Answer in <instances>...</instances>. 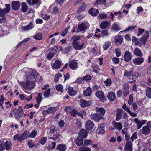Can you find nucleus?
<instances>
[{"instance_id":"53","label":"nucleus","mask_w":151,"mask_h":151,"mask_svg":"<svg viewBox=\"0 0 151 151\" xmlns=\"http://www.w3.org/2000/svg\"><path fill=\"white\" fill-rule=\"evenodd\" d=\"M56 89L58 91H60L62 93L63 92V86L62 85L60 84L56 86Z\"/></svg>"},{"instance_id":"62","label":"nucleus","mask_w":151,"mask_h":151,"mask_svg":"<svg viewBox=\"0 0 151 151\" xmlns=\"http://www.w3.org/2000/svg\"><path fill=\"white\" fill-rule=\"evenodd\" d=\"M56 145V143L55 142H52V143L48 147V149H55V147Z\"/></svg>"},{"instance_id":"59","label":"nucleus","mask_w":151,"mask_h":151,"mask_svg":"<svg viewBox=\"0 0 151 151\" xmlns=\"http://www.w3.org/2000/svg\"><path fill=\"white\" fill-rule=\"evenodd\" d=\"M133 102V98L132 95L131 94L129 96V100L128 102V104L130 105L132 104Z\"/></svg>"},{"instance_id":"38","label":"nucleus","mask_w":151,"mask_h":151,"mask_svg":"<svg viewBox=\"0 0 151 151\" xmlns=\"http://www.w3.org/2000/svg\"><path fill=\"white\" fill-rule=\"evenodd\" d=\"M84 94L86 96H89L91 94V89L90 88H88L87 89L85 90L84 92Z\"/></svg>"},{"instance_id":"58","label":"nucleus","mask_w":151,"mask_h":151,"mask_svg":"<svg viewBox=\"0 0 151 151\" xmlns=\"http://www.w3.org/2000/svg\"><path fill=\"white\" fill-rule=\"evenodd\" d=\"M122 108L128 113L131 111L130 109L125 104H124L122 106Z\"/></svg>"},{"instance_id":"31","label":"nucleus","mask_w":151,"mask_h":151,"mask_svg":"<svg viewBox=\"0 0 151 151\" xmlns=\"http://www.w3.org/2000/svg\"><path fill=\"white\" fill-rule=\"evenodd\" d=\"M89 12L91 15L93 16H95L98 15L99 11L98 9L92 8L89 10Z\"/></svg>"},{"instance_id":"34","label":"nucleus","mask_w":151,"mask_h":151,"mask_svg":"<svg viewBox=\"0 0 151 151\" xmlns=\"http://www.w3.org/2000/svg\"><path fill=\"white\" fill-rule=\"evenodd\" d=\"M28 9V7L25 2H23L22 4L21 10L23 12H25L27 11Z\"/></svg>"},{"instance_id":"8","label":"nucleus","mask_w":151,"mask_h":151,"mask_svg":"<svg viewBox=\"0 0 151 151\" xmlns=\"http://www.w3.org/2000/svg\"><path fill=\"white\" fill-rule=\"evenodd\" d=\"M90 117L91 119L94 121L98 122L103 118L102 116L97 113L91 114L90 115Z\"/></svg>"},{"instance_id":"54","label":"nucleus","mask_w":151,"mask_h":151,"mask_svg":"<svg viewBox=\"0 0 151 151\" xmlns=\"http://www.w3.org/2000/svg\"><path fill=\"white\" fill-rule=\"evenodd\" d=\"M137 132H135L133 133L130 137L131 139L133 142L134 140L137 138Z\"/></svg>"},{"instance_id":"39","label":"nucleus","mask_w":151,"mask_h":151,"mask_svg":"<svg viewBox=\"0 0 151 151\" xmlns=\"http://www.w3.org/2000/svg\"><path fill=\"white\" fill-rule=\"evenodd\" d=\"M114 126L116 129L120 130L122 129V125L120 123L115 122L114 124Z\"/></svg>"},{"instance_id":"40","label":"nucleus","mask_w":151,"mask_h":151,"mask_svg":"<svg viewBox=\"0 0 151 151\" xmlns=\"http://www.w3.org/2000/svg\"><path fill=\"white\" fill-rule=\"evenodd\" d=\"M96 132L98 134H102L105 132V131L102 127L101 126H99L96 129Z\"/></svg>"},{"instance_id":"63","label":"nucleus","mask_w":151,"mask_h":151,"mask_svg":"<svg viewBox=\"0 0 151 151\" xmlns=\"http://www.w3.org/2000/svg\"><path fill=\"white\" fill-rule=\"evenodd\" d=\"M55 130L54 128H51L49 133V136H51L55 133Z\"/></svg>"},{"instance_id":"9","label":"nucleus","mask_w":151,"mask_h":151,"mask_svg":"<svg viewBox=\"0 0 151 151\" xmlns=\"http://www.w3.org/2000/svg\"><path fill=\"white\" fill-rule=\"evenodd\" d=\"M144 62L143 58L139 57L134 58L133 60V62L135 65H139Z\"/></svg>"},{"instance_id":"25","label":"nucleus","mask_w":151,"mask_h":151,"mask_svg":"<svg viewBox=\"0 0 151 151\" xmlns=\"http://www.w3.org/2000/svg\"><path fill=\"white\" fill-rule=\"evenodd\" d=\"M13 111L14 112V117L16 119L19 120L22 117V114H19L17 109H13Z\"/></svg>"},{"instance_id":"41","label":"nucleus","mask_w":151,"mask_h":151,"mask_svg":"<svg viewBox=\"0 0 151 151\" xmlns=\"http://www.w3.org/2000/svg\"><path fill=\"white\" fill-rule=\"evenodd\" d=\"M98 18L99 19H105L108 18L109 17L108 15L102 13L99 14L98 15Z\"/></svg>"},{"instance_id":"14","label":"nucleus","mask_w":151,"mask_h":151,"mask_svg":"<svg viewBox=\"0 0 151 151\" xmlns=\"http://www.w3.org/2000/svg\"><path fill=\"white\" fill-rule=\"evenodd\" d=\"M20 6V4L18 1L12 2V8L14 10H18Z\"/></svg>"},{"instance_id":"47","label":"nucleus","mask_w":151,"mask_h":151,"mask_svg":"<svg viewBox=\"0 0 151 151\" xmlns=\"http://www.w3.org/2000/svg\"><path fill=\"white\" fill-rule=\"evenodd\" d=\"M93 143V141L91 140L86 139L84 142L83 145L85 146H88L91 145Z\"/></svg>"},{"instance_id":"56","label":"nucleus","mask_w":151,"mask_h":151,"mask_svg":"<svg viewBox=\"0 0 151 151\" xmlns=\"http://www.w3.org/2000/svg\"><path fill=\"white\" fill-rule=\"evenodd\" d=\"M37 134V132L34 130L32 131L29 134V137L31 138H34Z\"/></svg>"},{"instance_id":"24","label":"nucleus","mask_w":151,"mask_h":151,"mask_svg":"<svg viewBox=\"0 0 151 151\" xmlns=\"http://www.w3.org/2000/svg\"><path fill=\"white\" fill-rule=\"evenodd\" d=\"M124 56L125 60L127 62L129 61L132 58L131 54L128 51L125 52Z\"/></svg>"},{"instance_id":"46","label":"nucleus","mask_w":151,"mask_h":151,"mask_svg":"<svg viewBox=\"0 0 151 151\" xmlns=\"http://www.w3.org/2000/svg\"><path fill=\"white\" fill-rule=\"evenodd\" d=\"M21 135L19 134H17L15 135L13 137L14 140H17L18 141L21 142L22 140L21 138Z\"/></svg>"},{"instance_id":"20","label":"nucleus","mask_w":151,"mask_h":151,"mask_svg":"<svg viewBox=\"0 0 151 151\" xmlns=\"http://www.w3.org/2000/svg\"><path fill=\"white\" fill-rule=\"evenodd\" d=\"M56 149L59 151H65L67 149V147L65 144H59L57 146Z\"/></svg>"},{"instance_id":"61","label":"nucleus","mask_w":151,"mask_h":151,"mask_svg":"<svg viewBox=\"0 0 151 151\" xmlns=\"http://www.w3.org/2000/svg\"><path fill=\"white\" fill-rule=\"evenodd\" d=\"M91 78V77L89 75H86L82 78L83 80L88 81Z\"/></svg>"},{"instance_id":"64","label":"nucleus","mask_w":151,"mask_h":151,"mask_svg":"<svg viewBox=\"0 0 151 151\" xmlns=\"http://www.w3.org/2000/svg\"><path fill=\"white\" fill-rule=\"evenodd\" d=\"M47 140V137H42L40 140V143L42 145H44L45 144Z\"/></svg>"},{"instance_id":"11","label":"nucleus","mask_w":151,"mask_h":151,"mask_svg":"<svg viewBox=\"0 0 151 151\" xmlns=\"http://www.w3.org/2000/svg\"><path fill=\"white\" fill-rule=\"evenodd\" d=\"M149 37V32L148 31H146L143 37L140 39V41L141 43L144 45H145Z\"/></svg>"},{"instance_id":"52","label":"nucleus","mask_w":151,"mask_h":151,"mask_svg":"<svg viewBox=\"0 0 151 151\" xmlns=\"http://www.w3.org/2000/svg\"><path fill=\"white\" fill-rule=\"evenodd\" d=\"M73 109L74 108L73 106H67L65 108V110L68 113H70Z\"/></svg>"},{"instance_id":"45","label":"nucleus","mask_w":151,"mask_h":151,"mask_svg":"<svg viewBox=\"0 0 151 151\" xmlns=\"http://www.w3.org/2000/svg\"><path fill=\"white\" fill-rule=\"evenodd\" d=\"M111 44V42L110 41L106 42L103 45V48L105 50H106L110 45Z\"/></svg>"},{"instance_id":"42","label":"nucleus","mask_w":151,"mask_h":151,"mask_svg":"<svg viewBox=\"0 0 151 151\" xmlns=\"http://www.w3.org/2000/svg\"><path fill=\"white\" fill-rule=\"evenodd\" d=\"M112 29L114 30L117 31L121 29L119 26L116 23H114L112 25Z\"/></svg>"},{"instance_id":"51","label":"nucleus","mask_w":151,"mask_h":151,"mask_svg":"<svg viewBox=\"0 0 151 151\" xmlns=\"http://www.w3.org/2000/svg\"><path fill=\"white\" fill-rule=\"evenodd\" d=\"M146 95L149 98H151V88H148L146 90Z\"/></svg>"},{"instance_id":"16","label":"nucleus","mask_w":151,"mask_h":151,"mask_svg":"<svg viewBox=\"0 0 151 151\" xmlns=\"http://www.w3.org/2000/svg\"><path fill=\"white\" fill-rule=\"evenodd\" d=\"M96 96L102 101L105 100V96L103 92L101 91H97L95 93Z\"/></svg>"},{"instance_id":"18","label":"nucleus","mask_w":151,"mask_h":151,"mask_svg":"<svg viewBox=\"0 0 151 151\" xmlns=\"http://www.w3.org/2000/svg\"><path fill=\"white\" fill-rule=\"evenodd\" d=\"M88 132L85 129H81L80 130L78 133L79 137L83 138H86L88 135Z\"/></svg>"},{"instance_id":"12","label":"nucleus","mask_w":151,"mask_h":151,"mask_svg":"<svg viewBox=\"0 0 151 151\" xmlns=\"http://www.w3.org/2000/svg\"><path fill=\"white\" fill-rule=\"evenodd\" d=\"M89 26V24L88 23H82L79 24L78 26L79 29L81 31H83L86 29Z\"/></svg>"},{"instance_id":"3","label":"nucleus","mask_w":151,"mask_h":151,"mask_svg":"<svg viewBox=\"0 0 151 151\" xmlns=\"http://www.w3.org/2000/svg\"><path fill=\"white\" fill-rule=\"evenodd\" d=\"M124 75L128 78L135 79L139 76V74L137 72H134L132 71H128L126 70L124 72Z\"/></svg>"},{"instance_id":"19","label":"nucleus","mask_w":151,"mask_h":151,"mask_svg":"<svg viewBox=\"0 0 151 151\" xmlns=\"http://www.w3.org/2000/svg\"><path fill=\"white\" fill-rule=\"evenodd\" d=\"M110 23L108 22L104 21L102 22L100 24V27L102 29H105L109 27L110 25Z\"/></svg>"},{"instance_id":"60","label":"nucleus","mask_w":151,"mask_h":151,"mask_svg":"<svg viewBox=\"0 0 151 151\" xmlns=\"http://www.w3.org/2000/svg\"><path fill=\"white\" fill-rule=\"evenodd\" d=\"M61 74L60 73L55 75V82H58L59 78L61 77Z\"/></svg>"},{"instance_id":"48","label":"nucleus","mask_w":151,"mask_h":151,"mask_svg":"<svg viewBox=\"0 0 151 151\" xmlns=\"http://www.w3.org/2000/svg\"><path fill=\"white\" fill-rule=\"evenodd\" d=\"M33 37L37 40H41L42 38V35L41 34L38 33L34 36Z\"/></svg>"},{"instance_id":"50","label":"nucleus","mask_w":151,"mask_h":151,"mask_svg":"<svg viewBox=\"0 0 151 151\" xmlns=\"http://www.w3.org/2000/svg\"><path fill=\"white\" fill-rule=\"evenodd\" d=\"M50 89L49 88L44 93L43 95L45 98H47L50 96Z\"/></svg>"},{"instance_id":"10","label":"nucleus","mask_w":151,"mask_h":151,"mask_svg":"<svg viewBox=\"0 0 151 151\" xmlns=\"http://www.w3.org/2000/svg\"><path fill=\"white\" fill-rule=\"evenodd\" d=\"M69 67L73 70H75L78 67V63L76 60H72L70 62Z\"/></svg>"},{"instance_id":"27","label":"nucleus","mask_w":151,"mask_h":151,"mask_svg":"<svg viewBox=\"0 0 151 151\" xmlns=\"http://www.w3.org/2000/svg\"><path fill=\"white\" fill-rule=\"evenodd\" d=\"M60 135V133L59 132H56V134H55L54 135L51 136H49V139H52L53 140L55 141L58 139Z\"/></svg>"},{"instance_id":"15","label":"nucleus","mask_w":151,"mask_h":151,"mask_svg":"<svg viewBox=\"0 0 151 151\" xmlns=\"http://www.w3.org/2000/svg\"><path fill=\"white\" fill-rule=\"evenodd\" d=\"M114 42L117 45L121 44L123 41V39L122 37L120 35L116 36L114 38Z\"/></svg>"},{"instance_id":"2","label":"nucleus","mask_w":151,"mask_h":151,"mask_svg":"<svg viewBox=\"0 0 151 151\" xmlns=\"http://www.w3.org/2000/svg\"><path fill=\"white\" fill-rule=\"evenodd\" d=\"M30 76H27V79L26 82H19L18 81V82L19 84H21L24 88L26 89H32L35 86V83L32 79H29Z\"/></svg>"},{"instance_id":"4","label":"nucleus","mask_w":151,"mask_h":151,"mask_svg":"<svg viewBox=\"0 0 151 151\" xmlns=\"http://www.w3.org/2000/svg\"><path fill=\"white\" fill-rule=\"evenodd\" d=\"M134 122L137 125V129H139L141 128L147 122L146 120H140L138 118H134Z\"/></svg>"},{"instance_id":"1","label":"nucleus","mask_w":151,"mask_h":151,"mask_svg":"<svg viewBox=\"0 0 151 151\" xmlns=\"http://www.w3.org/2000/svg\"><path fill=\"white\" fill-rule=\"evenodd\" d=\"M72 44L74 48L76 50H81L83 47L84 43L80 36H73L71 39Z\"/></svg>"},{"instance_id":"21","label":"nucleus","mask_w":151,"mask_h":151,"mask_svg":"<svg viewBox=\"0 0 151 151\" xmlns=\"http://www.w3.org/2000/svg\"><path fill=\"white\" fill-rule=\"evenodd\" d=\"M96 111L98 114L101 115H104L105 113V110L103 107H97L96 109Z\"/></svg>"},{"instance_id":"49","label":"nucleus","mask_w":151,"mask_h":151,"mask_svg":"<svg viewBox=\"0 0 151 151\" xmlns=\"http://www.w3.org/2000/svg\"><path fill=\"white\" fill-rule=\"evenodd\" d=\"M132 106L133 109L134 111L137 112L139 111V108L138 107L136 103H133L132 104Z\"/></svg>"},{"instance_id":"22","label":"nucleus","mask_w":151,"mask_h":151,"mask_svg":"<svg viewBox=\"0 0 151 151\" xmlns=\"http://www.w3.org/2000/svg\"><path fill=\"white\" fill-rule=\"evenodd\" d=\"M83 142V138L80 137L78 136L76 139V143L77 146H80Z\"/></svg>"},{"instance_id":"17","label":"nucleus","mask_w":151,"mask_h":151,"mask_svg":"<svg viewBox=\"0 0 151 151\" xmlns=\"http://www.w3.org/2000/svg\"><path fill=\"white\" fill-rule=\"evenodd\" d=\"M50 52L48 54L47 57L48 58L51 59L56 53V50L55 48H51L49 49Z\"/></svg>"},{"instance_id":"36","label":"nucleus","mask_w":151,"mask_h":151,"mask_svg":"<svg viewBox=\"0 0 151 151\" xmlns=\"http://www.w3.org/2000/svg\"><path fill=\"white\" fill-rule=\"evenodd\" d=\"M5 8L2 9L5 14L8 13L10 10V6L9 4H6Z\"/></svg>"},{"instance_id":"37","label":"nucleus","mask_w":151,"mask_h":151,"mask_svg":"<svg viewBox=\"0 0 151 151\" xmlns=\"http://www.w3.org/2000/svg\"><path fill=\"white\" fill-rule=\"evenodd\" d=\"M29 134V133L28 132L25 131L21 135L22 141L26 139L28 137V135Z\"/></svg>"},{"instance_id":"33","label":"nucleus","mask_w":151,"mask_h":151,"mask_svg":"<svg viewBox=\"0 0 151 151\" xmlns=\"http://www.w3.org/2000/svg\"><path fill=\"white\" fill-rule=\"evenodd\" d=\"M134 54L137 56L139 57H141L142 55V54L141 50L138 48H135L134 51Z\"/></svg>"},{"instance_id":"26","label":"nucleus","mask_w":151,"mask_h":151,"mask_svg":"<svg viewBox=\"0 0 151 151\" xmlns=\"http://www.w3.org/2000/svg\"><path fill=\"white\" fill-rule=\"evenodd\" d=\"M31 38L29 37H28L24 39L23 40L21 41L17 45V47H18L21 46L23 44H25L28 42L30 41Z\"/></svg>"},{"instance_id":"55","label":"nucleus","mask_w":151,"mask_h":151,"mask_svg":"<svg viewBox=\"0 0 151 151\" xmlns=\"http://www.w3.org/2000/svg\"><path fill=\"white\" fill-rule=\"evenodd\" d=\"M4 145L7 150L10 149L11 147L10 143L7 141L4 143Z\"/></svg>"},{"instance_id":"5","label":"nucleus","mask_w":151,"mask_h":151,"mask_svg":"<svg viewBox=\"0 0 151 151\" xmlns=\"http://www.w3.org/2000/svg\"><path fill=\"white\" fill-rule=\"evenodd\" d=\"M85 128L89 131H93L94 130V124L91 120H88L86 122Z\"/></svg>"},{"instance_id":"28","label":"nucleus","mask_w":151,"mask_h":151,"mask_svg":"<svg viewBox=\"0 0 151 151\" xmlns=\"http://www.w3.org/2000/svg\"><path fill=\"white\" fill-rule=\"evenodd\" d=\"M107 97L110 101H113L116 98V96L113 92H111L108 94Z\"/></svg>"},{"instance_id":"29","label":"nucleus","mask_w":151,"mask_h":151,"mask_svg":"<svg viewBox=\"0 0 151 151\" xmlns=\"http://www.w3.org/2000/svg\"><path fill=\"white\" fill-rule=\"evenodd\" d=\"M61 65L60 62L58 60H56L55 62L52 65V67L56 69H58L60 68Z\"/></svg>"},{"instance_id":"43","label":"nucleus","mask_w":151,"mask_h":151,"mask_svg":"<svg viewBox=\"0 0 151 151\" xmlns=\"http://www.w3.org/2000/svg\"><path fill=\"white\" fill-rule=\"evenodd\" d=\"M69 29V27H68L62 30L60 32V34L62 36H65L66 35Z\"/></svg>"},{"instance_id":"30","label":"nucleus","mask_w":151,"mask_h":151,"mask_svg":"<svg viewBox=\"0 0 151 151\" xmlns=\"http://www.w3.org/2000/svg\"><path fill=\"white\" fill-rule=\"evenodd\" d=\"M68 91L70 95L71 96L75 95L77 93V92L73 89V87L70 86L68 87Z\"/></svg>"},{"instance_id":"44","label":"nucleus","mask_w":151,"mask_h":151,"mask_svg":"<svg viewBox=\"0 0 151 151\" xmlns=\"http://www.w3.org/2000/svg\"><path fill=\"white\" fill-rule=\"evenodd\" d=\"M79 151H91V149L90 148L85 146H82L79 148Z\"/></svg>"},{"instance_id":"23","label":"nucleus","mask_w":151,"mask_h":151,"mask_svg":"<svg viewBox=\"0 0 151 151\" xmlns=\"http://www.w3.org/2000/svg\"><path fill=\"white\" fill-rule=\"evenodd\" d=\"M150 129L148 126H144L142 128V133L143 134L147 135L150 132Z\"/></svg>"},{"instance_id":"13","label":"nucleus","mask_w":151,"mask_h":151,"mask_svg":"<svg viewBox=\"0 0 151 151\" xmlns=\"http://www.w3.org/2000/svg\"><path fill=\"white\" fill-rule=\"evenodd\" d=\"M124 111L121 109H117L116 119V121L119 120L121 118Z\"/></svg>"},{"instance_id":"32","label":"nucleus","mask_w":151,"mask_h":151,"mask_svg":"<svg viewBox=\"0 0 151 151\" xmlns=\"http://www.w3.org/2000/svg\"><path fill=\"white\" fill-rule=\"evenodd\" d=\"M80 101V105L82 107H84L90 105L89 101H87L81 99Z\"/></svg>"},{"instance_id":"35","label":"nucleus","mask_w":151,"mask_h":151,"mask_svg":"<svg viewBox=\"0 0 151 151\" xmlns=\"http://www.w3.org/2000/svg\"><path fill=\"white\" fill-rule=\"evenodd\" d=\"M33 27V24L30 23L28 25L26 26L22 27V29L23 30L26 31L29 30Z\"/></svg>"},{"instance_id":"7","label":"nucleus","mask_w":151,"mask_h":151,"mask_svg":"<svg viewBox=\"0 0 151 151\" xmlns=\"http://www.w3.org/2000/svg\"><path fill=\"white\" fill-rule=\"evenodd\" d=\"M132 143L131 141H127L124 151H132Z\"/></svg>"},{"instance_id":"6","label":"nucleus","mask_w":151,"mask_h":151,"mask_svg":"<svg viewBox=\"0 0 151 151\" xmlns=\"http://www.w3.org/2000/svg\"><path fill=\"white\" fill-rule=\"evenodd\" d=\"M57 110L56 107H50L46 110H44L42 112V113L44 115H46L47 114H50L51 113H55Z\"/></svg>"},{"instance_id":"57","label":"nucleus","mask_w":151,"mask_h":151,"mask_svg":"<svg viewBox=\"0 0 151 151\" xmlns=\"http://www.w3.org/2000/svg\"><path fill=\"white\" fill-rule=\"evenodd\" d=\"M31 75L34 78H35L38 75V73L35 70H33L32 72Z\"/></svg>"}]
</instances>
